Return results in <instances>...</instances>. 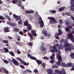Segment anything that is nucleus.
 <instances>
[{"instance_id":"obj_3","label":"nucleus","mask_w":74,"mask_h":74,"mask_svg":"<svg viewBox=\"0 0 74 74\" xmlns=\"http://www.w3.org/2000/svg\"><path fill=\"white\" fill-rule=\"evenodd\" d=\"M59 46V44H57L56 45H55L53 47L51 46L50 47V49H53L54 50H50V51L52 52V53H55V52H58L56 53L57 56H60V54H61V52L59 50H58V49H56V48Z\"/></svg>"},{"instance_id":"obj_4","label":"nucleus","mask_w":74,"mask_h":74,"mask_svg":"<svg viewBox=\"0 0 74 74\" xmlns=\"http://www.w3.org/2000/svg\"><path fill=\"white\" fill-rule=\"evenodd\" d=\"M13 16L14 18L15 19V20L18 21V23L19 25H21V23H22V20L21 19V17L19 16H17L14 14H13Z\"/></svg>"},{"instance_id":"obj_23","label":"nucleus","mask_w":74,"mask_h":74,"mask_svg":"<svg viewBox=\"0 0 74 74\" xmlns=\"http://www.w3.org/2000/svg\"><path fill=\"white\" fill-rule=\"evenodd\" d=\"M18 1H19L18 0H12V3L13 4H15L17 3Z\"/></svg>"},{"instance_id":"obj_45","label":"nucleus","mask_w":74,"mask_h":74,"mask_svg":"<svg viewBox=\"0 0 74 74\" xmlns=\"http://www.w3.org/2000/svg\"><path fill=\"white\" fill-rule=\"evenodd\" d=\"M7 24L10 25H11V24L12 23H11V22H7Z\"/></svg>"},{"instance_id":"obj_41","label":"nucleus","mask_w":74,"mask_h":74,"mask_svg":"<svg viewBox=\"0 0 74 74\" xmlns=\"http://www.w3.org/2000/svg\"><path fill=\"white\" fill-rule=\"evenodd\" d=\"M9 53H10V55H12V56H14V53H13V52L12 51H10L9 52Z\"/></svg>"},{"instance_id":"obj_34","label":"nucleus","mask_w":74,"mask_h":74,"mask_svg":"<svg viewBox=\"0 0 74 74\" xmlns=\"http://www.w3.org/2000/svg\"><path fill=\"white\" fill-rule=\"evenodd\" d=\"M29 19L30 21H32V20H33V16H30L29 17Z\"/></svg>"},{"instance_id":"obj_29","label":"nucleus","mask_w":74,"mask_h":74,"mask_svg":"<svg viewBox=\"0 0 74 74\" xmlns=\"http://www.w3.org/2000/svg\"><path fill=\"white\" fill-rule=\"evenodd\" d=\"M18 1L19 3H18V5L19 6V7H21V6H22V3H21V1Z\"/></svg>"},{"instance_id":"obj_19","label":"nucleus","mask_w":74,"mask_h":74,"mask_svg":"<svg viewBox=\"0 0 74 74\" xmlns=\"http://www.w3.org/2000/svg\"><path fill=\"white\" fill-rule=\"evenodd\" d=\"M52 69H49L47 70V72L49 74H52Z\"/></svg>"},{"instance_id":"obj_30","label":"nucleus","mask_w":74,"mask_h":74,"mask_svg":"<svg viewBox=\"0 0 74 74\" xmlns=\"http://www.w3.org/2000/svg\"><path fill=\"white\" fill-rule=\"evenodd\" d=\"M2 41L3 43H5V44L8 43V40H3Z\"/></svg>"},{"instance_id":"obj_43","label":"nucleus","mask_w":74,"mask_h":74,"mask_svg":"<svg viewBox=\"0 0 74 74\" xmlns=\"http://www.w3.org/2000/svg\"><path fill=\"white\" fill-rule=\"evenodd\" d=\"M6 46H7V47L8 49H11V47L10 46V45H6Z\"/></svg>"},{"instance_id":"obj_27","label":"nucleus","mask_w":74,"mask_h":74,"mask_svg":"<svg viewBox=\"0 0 74 74\" xmlns=\"http://www.w3.org/2000/svg\"><path fill=\"white\" fill-rule=\"evenodd\" d=\"M57 57L58 58L59 61H61L62 60L61 56H57Z\"/></svg>"},{"instance_id":"obj_5","label":"nucleus","mask_w":74,"mask_h":74,"mask_svg":"<svg viewBox=\"0 0 74 74\" xmlns=\"http://www.w3.org/2000/svg\"><path fill=\"white\" fill-rule=\"evenodd\" d=\"M58 28H59L58 30V34L56 33L55 35V36L56 39H58V40H59V38L58 36H60V35H62V31L61 30H60V25H58Z\"/></svg>"},{"instance_id":"obj_21","label":"nucleus","mask_w":74,"mask_h":74,"mask_svg":"<svg viewBox=\"0 0 74 74\" xmlns=\"http://www.w3.org/2000/svg\"><path fill=\"white\" fill-rule=\"evenodd\" d=\"M29 24H28V20H26L24 23V26H27Z\"/></svg>"},{"instance_id":"obj_56","label":"nucleus","mask_w":74,"mask_h":74,"mask_svg":"<svg viewBox=\"0 0 74 74\" xmlns=\"http://www.w3.org/2000/svg\"><path fill=\"white\" fill-rule=\"evenodd\" d=\"M59 71V70H55L54 71V72L55 73H58V71Z\"/></svg>"},{"instance_id":"obj_32","label":"nucleus","mask_w":74,"mask_h":74,"mask_svg":"<svg viewBox=\"0 0 74 74\" xmlns=\"http://www.w3.org/2000/svg\"><path fill=\"white\" fill-rule=\"evenodd\" d=\"M49 12H51L52 13H56V10H49Z\"/></svg>"},{"instance_id":"obj_9","label":"nucleus","mask_w":74,"mask_h":74,"mask_svg":"<svg viewBox=\"0 0 74 74\" xmlns=\"http://www.w3.org/2000/svg\"><path fill=\"white\" fill-rule=\"evenodd\" d=\"M17 59L18 60L20 61L21 63V64H23L25 66H27V63L23 61V60H22V59H20L19 58H17Z\"/></svg>"},{"instance_id":"obj_53","label":"nucleus","mask_w":74,"mask_h":74,"mask_svg":"<svg viewBox=\"0 0 74 74\" xmlns=\"http://www.w3.org/2000/svg\"><path fill=\"white\" fill-rule=\"evenodd\" d=\"M30 14V13H33L34 12V11H33L32 10H29Z\"/></svg>"},{"instance_id":"obj_11","label":"nucleus","mask_w":74,"mask_h":74,"mask_svg":"<svg viewBox=\"0 0 74 74\" xmlns=\"http://www.w3.org/2000/svg\"><path fill=\"white\" fill-rule=\"evenodd\" d=\"M70 29H72V26H69L66 27L65 29V30L66 32H70Z\"/></svg>"},{"instance_id":"obj_64","label":"nucleus","mask_w":74,"mask_h":74,"mask_svg":"<svg viewBox=\"0 0 74 74\" xmlns=\"http://www.w3.org/2000/svg\"><path fill=\"white\" fill-rule=\"evenodd\" d=\"M47 36H48L49 37V36H51V33H49L48 34H47Z\"/></svg>"},{"instance_id":"obj_31","label":"nucleus","mask_w":74,"mask_h":74,"mask_svg":"<svg viewBox=\"0 0 74 74\" xmlns=\"http://www.w3.org/2000/svg\"><path fill=\"white\" fill-rule=\"evenodd\" d=\"M13 30L14 32H17L19 31V29H18V28H14L13 29Z\"/></svg>"},{"instance_id":"obj_36","label":"nucleus","mask_w":74,"mask_h":74,"mask_svg":"<svg viewBox=\"0 0 74 74\" xmlns=\"http://www.w3.org/2000/svg\"><path fill=\"white\" fill-rule=\"evenodd\" d=\"M43 59L44 60H48L49 58H48L47 57H44L43 58Z\"/></svg>"},{"instance_id":"obj_8","label":"nucleus","mask_w":74,"mask_h":74,"mask_svg":"<svg viewBox=\"0 0 74 74\" xmlns=\"http://www.w3.org/2000/svg\"><path fill=\"white\" fill-rule=\"evenodd\" d=\"M68 37L66 38V39H68V38H70V40H71V41H72V42L74 43V37H73V36H72V35H71V34L69 33L68 34Z\"/></svg>"},{"instance_id":"obj_39","label":"nucleus","mask_w":74,"mask_h":74,"mask_svg":"<svg viewBox=\"0 0 74 74\" xmlns=\"http://www.w3.org/2000/svg\"><path fill=\"white\" fill-rule=\"evenodd\" d=\"M3 61L5 63H8V61L5 60H3Z\"/></svg>"},{"instance_id":"obj_55","label":"nucleus","mask_w":74,"mask_h":74,"mask_svg":"<svg viewBox=\"0 0 74 74\" xmlns=\"http://www.w3.org/2000/svg\"><path fill=\"white\" fill-rule=\"evenodd\" d=\"M60 23H63V20L61 19L59 21Z\"/></svg>"},{"instance_id":"obj_18","label":"nucleus","mask_w":74,"mask_h":74,"mask_svg":"<svg viewBox=\"0 0 74 74\" xmlns=\"http://www.w3.org/2000/svg\"><path fill=\"white\" fill-rule=\"evenodd\" d=\"M61 66L62 67H67V64H66L64 62H62L61 63Z\"/></svg>"},{"instance_id":"obj_59","label":"nucleus","mask_w":74,"mask_h":74,"mask_svg":"<svg viewBox=\"0 0 74 74\" xmlns=\"http://www.w3.org/2000/svg\"><path fill=\"white\" fill-rule=\"evenodd\" d=\"M19 34L21 35H22L23 34V32L22 31H20L19 32Z\"/></svg>"},{"instance_id":"obj_61","label":"nucleus","mask_w":74,"mask_h":74,"mask_svg":"<svg viewBox=\"0 0 74 74\" xmlns=\"http://www.w3.org/2000/svg\"><path fill=\"white\" fill-rule=\"evenodd\" d=\"M57 4H60V1L59 0H58L57 1Z\"/></svg>"},{"instance_id":"obj_44","label":"nucleus","mask_w":74,"mask_h":74,"mask_svg":"<svg viewBox=\"0 0 74 74\" xmlns=\"http://www.w3.org/2000/svg\"><path fill=\"white\" fill-rule=\"evenodd\" d=\"M64 23H66V25H69V23H68V22L67 20H65L64 21Z\"/></svg>"},{"instance_id":"obj_63","label":"nucleus","mask_w":74,"mask_h":74,"mask_svg":"<svg viewBox=\"0 0 74 74\" xmlns=\"http://www.w3.org/2000/svg\"><path fill=\"white\" fill-rule=\"evenodd\" d=\"M70 56L72 59H74V56Z\"/></svg>"},{"instance_id":"obj_26","label":"nucleus","mask_w":74,"mask_h":74,"mask_svg":"<svg viewBox=\"0 0 74 74\" xmlns=\"http://www.w3.org/2000/svg\"><path fill=\"white\" fill-rule=\"evenodd\" d=\"M67 66L68 67H72L73 64L71 63H68L67 64Z\"/></svg>"},{"instance_id":"obj_15","label":"nucleus","mask_w":74,"mask_h":74,"mask_svg":"<svg viewBox=\"0 0 74 74\" xmlns=\"http://www.w3.org/2000/svg\"><path fill=\"white\" fill-rule=\"evenodd\" d=\"M3 31L5 32H9V28L8 27H6L4 28Z\"/></svg>"},{"instance_id":"obj_37","label":"nucleus","mask_w":74,"mask_h":74,"mask_svg":"<svg viewBox=\"0 0 74 74\" xmlns=\"http://www.w3.org/2000/svg\"><path fill=\"white\" fill-rule=\"evenodd\" d=\"M50 62H51V63L53 64L55 62V61L54 60H51V61H50Z\"/></svg>"},{"instance_id":"obj_10","label":"nucleus","mask_w":74,"mask_h":74,"mask_svg":"<svg viewBox=\"0 0 74 74\" xmlns=\"http://www.w3.org/2000/svg\"><path fill=\"white\" fill-rule=\"evenodd\" d=\"M12 62L15 65H16V66H18L19 65V63L15 59H13L12 60Z\"/></svg>"},{"instance_id":"obj_7","label":"nucleus","mask_w":74,"mask_h":74,"mask_svg":"<svg viewBox=\"0 0 74 74\" xmlns=\"http://www.w3.org/2000/svg\"><path fill=\"white\" fill-rule=\"evenodd\" d=\"M48 18L50 20V23L52 24V23H57V21L55 20L54 18H52V17H49Z\"/></svg>"},{"instance_id":"obj_24","label":"nucleus","mask_w":74,"mask_h":74,"mask_svg":"<svg viewBox=\"0 0 74 74\" xmlns=\"http://www.w3.org/2000/svg\"><path fill=\"white\" fill-rule=\"evenodd\" d=\"M52 67H53V69H57L58 68V66H57L56 65H53L52 66Z\"/></svg>"},{"instance_id":"obj_1","label":"nucleus","mask_w":74,"mask_h":74,"mask_svg":"<svg viewBox=\"0 0 74 74\" xmlns=\"http://www.w3.org/2000/svg\"><path fill=\"white\" fill-rule=\"evenodd\" d=\"M67 40H65L64 39H62L60 42V45L58 47V48L59 49H63L64 47L65 48V50L66 52L67 51H70L71 49H74V47L72 44H69L67 42ZM62 42H64V46H63V44H62Z\"/></svg>"},{"instance_id":"obj_40","label":"nucleus","mask_w":74,"mask_h":74,"mask_svg":"<svg viewBox=\"0 0 74 74\" xmlns=\"http://www.w3.org/2000/svg\"><path fill=\"white\" fill-rule=\"evenodd\" d=\"M29 36L31 37V41H32L33 40V35L32 34H30Z\"/></svg>"},{"instance_id":"obj_28","label":"nucleus","mask_w":74,"mask_h":74,"mask_svg":"<svg viewBox=\"0 0 74 74\" xmlns=\"http://www.w3.org/2000/svg\"><path fill=\"white\" fill-rule=\"evenodd\" d=\"M71 6L72 8H73L72 7H74V2H73V1L71 0Z\"/></svg>"},{"instance_id":"obj_48","label":"nucleus","mask_w":74,"mask_h":74,"mask_svg":"<svg viewBox=\"0 0 74 74\" xmlns=\"http://www.w3.org/2000/svg\"><path fill=\"white\" fill-rule=\"evenodd\" d=\"M40 38L41 39V40H44V37L43 36H40Z\"/></svg>"},{"instance_id":"obj_51","label":"nucleus","mask_w":74,"mask_h":74,"mask_svg":"<svg viewBox=\"0 0 74 74\" xmlns=\"http://www.w3.org/2000/svg\"><path fill=\"white\" fill-rule=\"evenodd\" d=\"M62 72H63L62 71H60V70H58V73H59V74H62Z\"/></svg>"},{"instance_id":"obj_38","label":"nucleus","mask_w":74,"mask_h":74,"mask_svg":"<svg viewBox=\"0 0 74 74\" xmlns=\"http://www.w3.org/2000/svg\"><path fill=\"white\" fill-rule=\"evenodd\" d=\"M32 34L34 36H37V34H36V33L34 31H32Z\"/></svg>"},{"instance_id":"obj_6","label":"nucleus","mask_w":74,"mask_h":74,"mask_svg":"<svg viewBox=\"0 0 74 74\" xmlns=\"http://www.w3.org/2000/svg\"><path fill=\"white\" fill-rule=\"evenodd\" d=\"M28 58H30L31 59H32V60H36L37 63L39 65H40V64H41L42 62L41 61H40L39 60H37L36 57H33L32 56H28Z\"/></svg>"},{"instance_id":"obj_16","label":"nucleus","mask_w":74,"mask_h":74,"mask_svg":"<svg viewBox=\"0 0 74 74\" xmlns=\"http://www.w3.org/2000/svg\"><path fill=\"white\" fill-rule=\"evenodd\" d=\"M44 43H42L40 48V49L42 51H44V50H45L46 49L45 47H44Z\"/></svg>"},{"instance_id":"obj_22","label":"nucleus","mask_w":74,"mask_h":74,"mask_svg":"<svg viewBox=\"0 0 74 74\" xmlns=\"http://www.w3.org/2000/svg\"><path fill=\"white\" fill-rule=\"evenodd\" d=\"M3 50H4V51H5V52L7 53L9 52V51H8V49H7V48L3 47Z\"/></svg>"},{"instance_id":"obj_62","label":"nucleus","mask_w":74,"mask_h":74,"mask_svg":"<svg viewBox=\"0 0 74 74\" xmlns=\"http://www.w3.org/2000/svg\"><path fill=\"white\" fill-rule=\"evenodd\" d=\"M21 44L19 42H16V44Z\"/></svg>"},{"instance_id":"obj_35","label":"nucleus","mask_w":74,"mask_h":74,"mask_svg":"<svg viewBox=\"0 0 74 74\" xmlns=\"http://www.w3.org/2000/svg\"><path fill=\"white\" fill-rule=\"evenodd\" d=\"M62 73H62V74H66V72L65 71V70H64V69H62Z\"/></svg>"},{"instance_id":"obj_46","label":"nucleus","mask_w":74,"mask_h":74,"mask_svg":"<svg viewBox=\"0 0 74 74\" xmlns=\"http://www.w3.org/2000/svg\"><path fill=\"white\" fill-rule=\"evenodd\" d=\"M25 13L26 14H30V10H26L25 11Z\"/></svg>"},{"instance_id":"obj_2","label":"nucleus","mask_w":74,"mask_h":74,"mask_svg":"<svg viewBox=\"0 0 74 74\" xmlns=\"http://www.w3.org/2000/svg\"><path fill=\"white\" fill-rule=\"evenodd\" d=\"M36 13L35 15V18H36V21L37 23H40V26L41 27H42L44 26V22L42 20L40 16L37 12L36 11L35 12Z\"/></svg>"},{"instance_id":"obj_13","label":"nucleus","mask_w":74,"mask_h":74,"mask_svg":"<svg viewBox=\"0 0 74 74\" xmlns=\"http://www.w3.org/2000/svg\"><path fill=\"white\" fill-rule=\"evenodd\" d=\"M27 73H32V71L30 70L26 69L23 72V73L24 74H26Z\"/></svg>"},{"instance_id":"obj_47","label":"nucleus","mask_w":74,"mask_h":74,"mask_svg":"<svg viewBox=\"0 0 74 74\" xmlns=\"http://www.w3.org/2000/svg\"><path fill=\"white\" fill-rule=\"evenodd\" d=\"M17 53H18V54H21V52H20V50H18L17 51Z\"/></svg>"},{"instance_id":"obj_50","label":"nucleus","mask_w":74,"mask_h":74,"mask_svg":"<svg viewBox=\"0 0 74 74\" xmlns=\"http://www.w3.org/2000/svg\"><path fill=\"white\" fill-rule=\"evenodd\" d=\"M11 26H16V24L14 23H12Z\"/></svg>"},{"instance_id":"obj_54","label":"nucleus","mask_w":74,"mask_h":74,"mask_svg":"<svg viewBox=\"0 0 74 74\" xmlns=\"http://www.w3.org/2000/svg\"><path fill=\"white\" fill-rule=\"evenodd\" d=\"M20 66L21 67L22 69H24L25 68V66L23 65H20Z\"/></svg>"},{"instance_id":"obj_33","label":"nucleus","mask_w":74,"mask_h":74,"mask_svg":"<svg viewBox=\"0 0 74 74\" xmlns=\"http://www.w3.org/2000/svg\"><path fill=\"white\" fill-rule=\"evenodd\" d=\"M60 62H61V61H59L58 62H56V64H57L58 66H60Z\"/></svg>"},{"instance_id":"obj_20","label":"nucleus","mask_w":74,"mask_h":74,"mask_svg":"<svg viewBox=\"0 0 74 74\" xmlns=\"http://www.w3.org/2000/svg\"><path fill=\"white\" fill-rule=\"evenodd\" d=\"M27 29L29 30H32V26L30 24H29L27 25Z\"/></svg>"},{"instance_id":"obj_60","label":"nucleus","mask_w":74,"mask_h":74,"mask_svg":"<svg viewBox=\"0 0 74 74\" xmlns=\"http://www.w3.org/2000/svg\"><path fill=\"white\" fill-rule=\"evenodd\" d=\"M21 8L22 10H25V8H24V6H21Z\"/></svg>"},{"instance_id":"obj_42","label":"nucleus","mask_w":74,"mask_h":74,"mask_svg":"<svg viewBox=\"0 0 74 74\" xmlns=\"http://www.w3.org/2000/svg\"><path fill=\"white\" fill-rule=\"evenodd\" d=\"M34 73H38V71L37 70V69H36L34 70Z\"/></svg>"},{"instance_id":"obj_14","label":"nucleus","mask_w":74,"mask_h":74,"mask_svg":"<svg viewBox=\"0 0 74 74\" xmlns=\"http://www.w3.org/2000/svg\"><path fill=\"white\" fill-rule=\"evenodd\" d=\"M42 34H44L45 36H46L47 37V33H48L47 32V31H46L45 30H42Z\"/></svg>"},{"instance_id":"obj_17","label":"nucleus","mask_w":74,"mask_h":74,"mask_svg":"<svg viewBox=\"0 0 74 74\" xmlns=\"http://www.w3.org/2000/svg\"><path fill=\"white\" fill-rule=\"evenodd\" d=\"M65 9H66V7H62L58 9V11L61 12L63 11V10H65Z\"/></svg>"},{"instance_id":"obj_58","label":"nucleus","mask_w":74,"mask_h":74,"mask_svg":"<svg viewBox=\"0 0 74 74\" xmlns=\"http://www.w3.org/2000/svg\"><path fill=\"white\" fill-rule=\"evenodd\" d=\"M70 56H74V53H71L70 54Z\"/></svg>"},{"instance_id":"obj_25","label":"nucleus","mask_w":74,"mask_h":74,"mask_svg":"<svg viewBox=\"0 0 74 74\" xmlns=\"http://www.w3.org/2000/svg\"><path fill=\"white\" fill-rule=\"evenodd\" d=\"M69 14V12L66 13L65 14L62 13V15H63V16H64L65 15V14H66V15H67L68 16H71V14Z\"/></svg>"},{"instance_id":"obj_52","label":"nucleus","mask_w":74,"mask_h":74,"mask_svg":"<svg viewBox=\"0 0 74 74\" xmlns=\"http://www.w3.org/2000/svg\"><path fill=\"white\" fill-rule=\"evenodd\" d=\"M28 45H29V46H30L31 47L32 46V43L30 42L28 43Z\"/></svg>"},{"instance_id":"obj_49","label":"nucleus","mask_w":74,"mask_h":74,"mask_svg":"<svg viewBox=\"0 0 74 74\" xmlns=\"http://www.w3.org/2000/svg\"><path fill=\"white\" fill-rule=\"evenodd\" d=\"M42 66L43 67H45V64L44 63H42Z\"/></svg>"},{"instance_id":"obj_12","label":"nucleus","mask_w":74,"mask_h":74,"mask_svg":"<svg viewBox=\"0 0 74 74\" xmlns=\"http://www.w3.org/2000/svg\"><path fill=\"white\" fill-rule=\"evenodd\" d=\"M2 70H3V71H4V73H5V74H9V72L8 71V70H6L5 68H2Z\"/></svg>"},{"instance_id":"obj_57","label":"nucleus","mask_w":74,"mask_h":74,"mask_svg":"<svg viewBox=\"0 0 74 74\" xmlns=\"http://www.w3.org/2000/svg\"><path fill=\"white\" fill-rule=\"evenodd\" d=\"M54 58H55V57L53 56H51L50 57L51 59H54Z\"/></svg>"}]
</instances>
